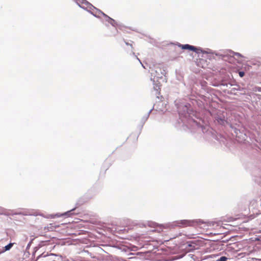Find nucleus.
I'll list each match as a JSON object with an SVG mask.
<instances>
[{"label": "nucleus", "mask_w": 261, "mask_h": 261, "mask_svg": "<svg viewBox=\"0 0 261 261\" xmlns=\"http://www.w3.org/2000/svg\"><path fill=\"white\" fill-rule=\"evenodd\" d=\"M13 243H9L8 245H6L4 249L3 250V251H2V252H4L5 251H8V250H9L13 246Z\"/></svg>", "instance_id": "6"}, {"label": "nucleus", "mask_w": 261, "mask_h": 261, "mask_svg": "<svg viewBox=\"0 0 261 261\" xmlns=\"http://www.w3.org/2000/svg\"><path fill=\"white\" fill-rule=\"evenodd\" d=\"M20 214H21V213H20ZM22 214L23 215H32L30 213H22Z\"/></svg>", "instance_id": "10"}, {"label": "nucleus", "mask_w": 261, "mask_h": 261, "mask_svg": "<svg viewBox=\"0 0 261 261\" xmlns=\"http://www.w3.org/2000/svg\"><path fill=\"white\" fill-rule=\"evenodd\" d=\"M154 90L155 91V94L156 95L157 98L160 99V95L161 94L160 86L156 85L155 87H154Z\"/></svg>", "instance_id": "5"}, {"label": "nucleus", "mask_w": 261, "mask_h": 261, "mask_svg": "<svg viewBox=\"0 0 261 261\" xmlns=\"http://www.w3.org/2000/svg\"><path fill=\"white\" fill-rule=\"evenodd\" d=\"M201 223L200 220H180L177 222L178 225L181 227H187V226H193L195 224H197Z\"/></svg>", "instance_id": "1"}, {"label": "nucleus", "mask_w": 261, "mask_h": 261, "mask_svg": "<svg viewBox=\"0 0 261 261\" xmlns=\"http://www.w3.org/2000/svg\"><path fill=\"white\" fill-rule=\"evenodd\" d=\"M180 47L183 49H189L195 51L196 48L192 45L189 44L180 45Z\"/></svg>", "instance_id": "3"}, {"label": "nucleus", "mask_w": 261, "mask_h": 261, "mask_svg": "<svg viewBox=\"0 0 261 261\" xmlns=\"http://www.w3.org/2000/svg\"><path fill=\"white\" fill-rule=\"evenodd\" d=\"M231 245H232V244H229V249H230V248H233V247H232V246H231Z\"/></svg>", "instance_id": "12"}, {"label": "nucleus", "mask_w": 261, "mask_h": 261, "mask_svg": "<svg viewBox=\"0 0 261 261\" xmlns=\"http://www.w3.org/2000/svg\"><path fill=\"white\" fill-rule=\"evenodd\" d=\"M234 59L238 63H241L243 61V57L240 54L229 50V63L233 62Z\"/></svg>", "instance_id": "2"}, {"label": "nucleus", "mask_w": 261, "mask_h": 261, "mask_svg": "<svg viewBox=\"0 0 261 261\" xmlns=\"http://www.w3.org/2000/svg\"><path fill=\"white\" fill-rule=\"evenodd\" d=\"M239 74L240 76V77H243L244 76L245 73L243 71H239Z\"/></svg>", "instance_id": "9"}, {"label": "nucleus", "mask_w": 261, "mask_h": 261, "mask_svg": "<svg viewBox=\"0 0 261 261\" xmlns=\"http://www.w3.org/2000/svg\"><path fill=\"white\" fill-rule=\"evenodd\" d=\"M103 15L108 18V20H107L110 24H111L113 26H115L116 25V22L113 19L111 18L109 16H108L107 15L105 14V13H102Z\"/></svg>", "instance_id": "4"}, {"label": "nucleus", "mask_w": 261, "mask_h": 261, "mask_svg": "<svg viewBox=\"0 0 261 261\" xmlns=\"http://www.w3.org/2000/svg\"><path fill=\"white\" fill-rule=\"evenodd\" d=\"M125 43H126V44L127 45H130L131 46H132V44H129V43H128V42H125Z\"/></svg>", "instance_id": "11"}, {"label": "nucleus", "mask_w": 261, "mask_h": 261, "mask_svg": "<svg viewBox=\"0 0 261 261\" xmlns=\"http://www.w3.org/2000/svg\"><path fill=\"white\" fill-rule=\"evenodd\" d=\"M48 256V254H44V253H42L41 254H40V255H39L37 258H36V260H38L40 258H41V257H45L46 256Z\"/></svg>", "instance_id": "7"}, {"label": "nucleus", "mask_w": 261, "mask_h": 261, "mask_svg": "<svg viewBox=\"0 0 261 261\" xmlns=\"http://www.w3.org/2000/svg\"><path fill=\"white\" fill-rule=\"evenodd\" d=\"M227 260V257H225V256H222L221 257H220V258L219 259V261H226Z\"/></svg>", "instance_id": "8"}]
</instances>
